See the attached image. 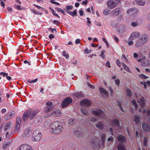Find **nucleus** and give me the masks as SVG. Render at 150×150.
I'll return each instance as SVG.
<instances>
[{
	"label": "nucleus",
	"mask_w": 150,
	"mask_h": 150,
	"mask_svg": "<svg viewBox=\"0 0 150 150\" xmlns=\"http://www.w3.org/2000/svg\"><path fill=\"white\" fill-rule=\"evenodd\" d=\"M60 124L61 123L59 121L52 122L50 125L51 132L55 134H60L62 131V127Z\"/></svg>",
	"instance_id": "1"
},
{
	"label": "nucleus",
	"mask_w": 150,
	"mask_h": 150,
	"mask_svg": "<svg viewBox=\"0 0 150 150\" xmlns=\"http://www.w3.org/2000/svg\"><path fill=\"white\" fill-rule=\"evenodd\" d=\"M149 39L148 36L146 34L142 35L136 41L135 46L138 47L146 43Z\"/></svg>",
	"instance_id": "2"
},
{
	"label": "nucleus",
	"mask_w": 150,
	"mask_h": 150,
	"mask_svg": "<svg viewBox=\"0 0 150 150\" xmlns=\"http://www.w3.org/2000/svg\"><path fill=\"white\" fill-rule=\"evenodd\" d=\"M120 1L121 0H109L107 2V5L108 8L112 9L116 7Z\"/></svg>",
	"instance_id": "3"
},
{
	"label": "nucleus",
	"mask_w": 150,
	"mask_h": 150,
	"mask_svg": "<svg viewBox=\"0 0 150 150\" xmlns=\"http://www.w3.org/2000/svg\"><path fill=\"white\" fill-rule=\"evenodd\" d=\"M42 137L41 133L37 130H35L33 133L32 139L34 142H38L40 140Z\"/></svg>",
	"instance_id": "4"
},
{
	"label": "nucleus",
	"mask_w": 150,
	"mask_h": 150,
	"mask_svg": "<svg viewBox=\"0 0 150 150\" xmlns=\"http://www.w3.org/2000/svg\"><path fill=\"white\" fill-rule=\"evenodd\" d=\"M100 141L95 136L91 140V146L94 149H98L99 147Z\"/></svg>",
	"instance_id": "5"
},
{
	"label": "nucleus",
	"mask_w": 150,
	"mask_h": 150,
	"mask_svg": "<svg viewBox=\"0 0 150 150\" xmlns=\"http://www.w3.org/2000/svg\"><path fill=\"white\" fill-rule=\"evenodd\" d=\"M138 62H141V66L150 65V60L146 58V57L143 56L142 57L138 59Z\"/></svg>",
	"instance_id": "6"
},
{
	"label": "nucleus",
	"mask_w": 150,
	"mask_h": 150,
	"mask_svg": "<svg viewBox=\"0 0 150 150\" xmlns=\"http://www.w3.org/2000/svg\"><path fill=\"white\" fill-rule=\"evenodd\" d=\"M72 101V100L71 97H67L63 100L62 103V107L64 108L68 106Z\"/></svg>",
	"instance_id": "7"
},
{
	"label": "nucleus",
	"mask_w": 150,
	"mask_h": 150,
	"mask_svg": "<svg viewBox=\"0 0 150 150\" xmlns=\"http://www.w3.org/2000/svg\"><path fill=\"white\" fill-rule=\"evenodd\" d=\"M92 113L96 116L100 115L101 118H104L105 115L103 111L100 109H96L95 110H93Z\"/></svg>",
	"instance_id": "8"
},
{
	"label": "nucleus",
	"mask_w": 150,
	"mask_h": 150,
	"mask_svg": "<svg viewBox=\"0 0 150 150\" xmlns=\"http://www.w3.org/2000/svg\"><path fill=\"white\" fill-rule=\"evenodd\" d=\"M140 33L138 32H134L131 33L128 39V40H132L137 39L140 36Z\"/></svg>",
	"instance_id": "9"
},
{
	"label": "nucleus",
	"mask_w": 150,
	"mask_h": 150,
	"mask_svg": "<svg viewBox=\"0 0 150 150\" xmlns=\"http://www.w3.org/2000/svg\"><path fill=\"white\" fill-rule=\"evenodd\" d=\"M121 13V9L119 7H117L112 10L111 12L112 15L114 17L117 16Z\"/></svg>",
	"instance_id": "10"
},
{
	"label": "nucleus",
	"mask_w": 150,
	"mask_h": 150,
	"mask_svg": "<svg viewBox=\"0 0 150 150\" xmlns=\"http://www.w3.org/2000/svg\"><path fill=\"white\" fill-rule=\"evenodd\" d=\"M99 91L101 95L103 97H107L109 96L108 92L103 88L100 87L99 88Z\"/></svg>",
	"instance_id": "11"
},
{
	"label": "nucleus",
	"mask_w": 150,
	"mask_h": 150,
	"mask_svg": "<svg viewBox=\"0 0 150 150\" xmlns=\"http://www.w3.org/2000/svg\"><path fill=\"white\" fill-rule=\"evenodd\" d=\"M83 131L81 128L78 127L76 129V131H75L74 132L76 136L78 138L81 137L83 135Z\"/></svg>",
	"instance_id": "12"
},
{
	"label": "nucleus",
	"mask_w": 150,
	"mask_h": 150,
	"mask_svg": "<svg viewBox=\"0 0 150 150\" xmlns=\"http://www.w3.org/2000/svg\"><path fill=\"white\" fill-rule=\"evenodd\" d=\"M142 127L144 131L150 132V125L148 123L146 122L143 123Z\"/></svg>",
	"instance_id": "13"
},
{
	"label": "nucleus",
	"mask_w": 150,
	"mask_h": 150,
	"mask_svg": "<svg viewBox=\"0 0 150 150\" xmlns=\"http://www.w3.org/2000/svg\"><path fill=\"white\" fill-rule=\"evenodd\" d=\"M117 140L119 142L124 143L126 142V138L125 136L121 134L119 135L117 137Z\"/></svg>",
	"instance_id": "14"
},
{
	"label": "nucleus",
	"mask_w": 150,
	"mask_h": 150,
	"mask_svg": "<svg viewBox=\"0 0 150 150\" xmlns=\"http://www.w3.org/2000/svg\"><path fill=\"white\" fill-rule=\"evenodd\" d=\"M15 112L13 111L9 112L8 114L4 116V119L5 120H7L14 116Z\"/></svg>",
	"instance_id": "15"
},
{
	"label": "nucleus",
	"mask_w": 150,
	"mask_h": 150,
	"mask_svg": "<svg viewBox=\"0 0 150 150\" xmlns=\"http://www.w3.org/2000/svg\"><path fill=\"white\" fill-rule=\"evenodd\" d=\"M46 105L47 106L46 108V110H45V112L47 113L50 111L52 109L53 107L51 102H47L46 103Z\"/></svg>",
	"instance_id": "16"
},
{
	"label": "nucleus",
	"mask_w": 150,
	"mask_h": 150,
	"mask_svg": "<svg viewBox=\"0 0 150 150\" xmlns=\"http://www.w3.org/2000/svg\"><path fill=\"white\" fill-rule=\"evenodd\" d=\"M91 104V101L87 99L82 100L80 103V104H83L84 105L87 106H90Z\"/></svg>",
	"instance_id": "17"
},
{
	"label": "nucleus",
	"mask_w": 150,
	"mask_h": 150,
	"mask_svg": "<svg viewBox=\"0 0 150 150\" xmlns=\"http://www.w3.org/2000/svg\"><path fill=\"white\" fill-rule=\"evenodd\" d=\"M31 113V112L30 111H27L24 113L23 116V120L24 121L27 120L30 115Z\"/></svg>",
	"instance_id": "18"
},
{
	"label": "nucleus",
	"mask_w": 150,
	"mask_h": 150,
	"mask_svg": "<svg viewBox=\"0 0 150 150\" xmlns=\"http://www.w3.org/2000/svg\"><path fill=\"white\" fill-rule=\"evenodd\" d=\"M112 126H115L119 127L120 126V121L117 118L111 121Z\"/></svg>",
	"instance_id": "19"
},
{
	"label": "nucleus",
	"mask_w": 150,
	"mask_h": 150,
	"mask_svg": "<svg viewBox=\"0 0 150 150\" xmlns=\"http://www.w3.org/2000/svg\"><path fill=\"white\" fill-rule=\"evenodd\" d=\"M137 103H140L141 106L143 108L145 106V100L143 97H141L140 100H137Z\"/></svg>",
	"instance_id": "20"
},
{
	"label": "nucleus",
	"mask_w": 150,
	"mask_h": 150,
	"mask_svg": "<svg viewBox=\"0 0 150 150\" xmlns=\"http://www.w3.org/2000/svg\"><path fill=\"white\" fill-rule=\"evenodd\" d=\"M96 126L99 129H102L104 128V125L100 121L97 122Z\"/></svg>",
	"instance_id": "21"
},
{
	"label": "nucleus",
	"mask_w": 150,
	"mask_h": 150,
	"mask_svg": "<svg viewBox=\"0 0 150 150\" xmlns=\"http://www.w3.org/2000/svg\"><path fill=\"white\" fill-rule=\"evenodd\" d=\"M140 116L138 114H136L135 115L134 118V121L137 124H139L140 122Z\"/></svg>",
	"instance_id": "22"
},
{
	"label": "nucleus",
	"mask_w": 150,
	"mask_h": 150,
	"mask_svg": "<svg viewBox=\"0 0 150 150\" xmlns=\"http://www.w3.org/2000/svg\"><path fill=\"white\" fill-rule=\"evenodd\" d=\"M137 4L141 6H144L145 4V1L144 0H135Z\"/></svg>",
	"instance_id": "23"
},
{
	"label": "nucleus",
	"mask_w": 150,
	"mask_h": 150,
	"mask_svg": "<svg viewBox=\"0 0 150 150\" xmlns=\"http://www.w3.org/2000/svg\"><path fill=\"white\" fill-rule=\"evenodd\" d=\"M117 149L118 150H126L125 145L124 144L120 143L117 146Z\"/></svg>",
	"instance_id": "24"
},
{
	"label": "nucleus",
	"mask_w": 150,
	"mask_h": 150,
	"mask_svg": "<svg viewBox=\"0 0 150 150\" xmlns=\"http://www.w3.org/2000/svg\"><path fill=\"white\" fill-rule=\"evenodd\" d=\"M11 122H7L4 127V129L5 131H7L8 129H10L11 128Z\"/></svg>",
	"instance_id": "25"
},
{
	"label": "nucleus",
	"mask_w": 150,
	"mask_h": 150,
	"mask_svg": "<svg viewBox=\"0 0 150 150\" xmlns=\"http://www.w3.org/2000/svg\"><path fill=\"white\" fill-rule=\"evenodd\" d=\"M127 57H126V56L124 54H122V59H123V61L125 62L126 64H129L130 62L129 61L128 59L127 58V57H128V56H127Z\"/></svg>",
	"instance_id": "26"
},
{
	"label": "nucleus",
	"mask_w": 150,
	"mask_h": 150,
	"mask_svg": "<svg viewBox=\"0 0 150 150\" xmlns=\"http://www.w3.org/2000/svg\"><path fill=\"white\" fill-rule=\"evenodd\" d=\"M81 112L83 114L85 115H88L89 114V110L85 108L81 109Z\"/></svg>",
	"instance_id": "27"
},
{
	"label": "nucleus",
	"mask_w": 150,
	"mask_h": 150,
	"mask_svg": "<svg viewBox=\"0 0 150 150\" xmlns=\"http://www.w3.org/2000/svg\"><path fill=\"white\" fill-rule=\"evenodd\" d=\"M106 135L105 133H103L101 136V139L102 144L103 145L106 139Z\"/></svg>",
	"instance_id": "28"
},
{
	"label": "nucleus",
	"mask_w": 150,
	"mask_h": 150,
	"mask_svg": "<svg viewBox=\"0 0 150 150\" xmlns=\"http://www.w3.org/2000/svg\"><path fill=\"white\" fill-rule=\"evenodd\" d=\"M61 112L58 110H56L52 112V115H54L56 117H58L61 115Z\"/></svg>",
	"instance_id": "29"
},
{
	"label": "nucleus",
	"mask_w": 150,
	"mask_h": 150,
	"mask_svg": "<svg viewBox=\"0 0 150 150\" xmlns=\"http://www.w3.org/2000/svg\"><path fill=\"white\" fill-rule=\"evenodd\" d=\"M62 55L65 57L66 59H68L69 57V54L65 50H64L62 53Z\"/></svg>",
	"instance_id": "30"
},
{
	"label": "nucleus",
	"mask_w": 150,
	"mask_h": 150,
	"mask_svg": "<svg viewBox=\"0 0 150 150\" xmlns=\"http://www.w3.org/2000/svg\"><path fill=\"white\" fill-rule=\"evenodd\" d=\"M126 93L128 96L130 97L131 96L132 91L130 89L127 88L126 90Z\"/></svg>",
	"instance_id": "31"
},
{
	"label": "nucleus",
	"mask_w": 150,
	"mask_h": 150,
	"mask_svg": "<svg viewBox=\"0 0 150 150\" xmlns=\"http://www.w3.org/2000/svg\"><path fill=\"white\" fill-rule=\"evenodd\" d=\"M38 112L36 110H34L32 113L31 115L30 116V119H33L37 115Z\"/></svg>",
	"instance_id": "32"
},
{
	"label": "nucleus",
	"mask_w": 150,
	"mask_h": 150,
	"mask_svg": "<svg viewBox=\"0 0 150 150\" xmlns=\"http://www.w3.org/2000/svg\"><path fill=\"white\" fill-rule=\"evenodd\" d=\"M131 14H137L138 13V9L135 8H132Z\"/></svg>",
	"instance_id": "33"
},
{
	"label": "nucleus",
	"mask_w": 150,
	"mask_h": 150,
	"mask_svg": "<svg viewBox=\"0 0 150 150\" xmlns=\"http://www.w3.org/2000/svg\"><path fill=\"white\" fill-rule=\"evenodd\" d=\"M131 103L134 106L135 109L137 110L138 108V106L136 102V101L134 100H132Z\"/></svg>",
	"instance_id": "34"
},
{
	"label": "nucleus",
	"mask_w": 150,
	"mask_h": 150,
	"mask_svg": "<svg viewBox=\"0 0 150 150\" xmlns=\"http://www.w3.org/2000/svg\"><path fill=\"white\" fill-rule=\"evenodd\" d=\"M10 144L9 142H5L4 143L2 147L3 149H6L10 145Z\"/></svg>",
	"instance_id": "35"
},
{
	"label": "nucleus",
	"mask_w": 150,
	"mask_h": 150,
	"mask_svg": "<svg viewBox=\"0 0 150 150\" xmlns=\"http://www.w3.org/2000/svg\"><path fill=\"white\" fill-rule=\"evenodd\" d=\"M38 80L37 79H36L32 80H30V79H29L27 81V82L29 83H32L36 82L38 81Z\"/></svg>",
	"instance_id": "36"
},
{
	"label": "nucleus",
	"mask_w": 150,
	"mask_h": 150,
	"mask_svg": "<svg viewBox=\"0 0 150 150\" xmlns=\"http://www.w3.org/2000/svg\"><path fill=\"white\" fill-rule=\"evenodd\" d=\"M23 146L27 148L24 150H32V149L31 146L28 145L24 144Z\"/></svg>",
	"instance_id": "37"
},
{
	"label": "nucleus",
	"mask_w": 150,
	"mask_h": 150,
	"mask_svg": "<svg viewBox=\"0 0 150 150\" xmlns=\"http://www.w3.org/2000/svg\"><path fill=\"white\" fill-rule=\"evenodd\" d=\"M23 62L24 64H27V65H32V62L30 61H27V60H25Z\"/></svg>",
	"instance_id": "38"
},
{
	"label": "nucleus",
	"mask_w": 150,
	"mask_h": 150,
	"mask_svg": "<svg viewBox=\"0 0 150 150\" xmlns=\"http://www.w3.org/2000/svg\"><path fill=\"white\" fill-rule=\"evenodd\" d=\"M24 144H22L18 148L17 150H24L27 148L25 146H24Z\"/></svg>",
	"instance_id": "39"
},
{
	"label": "nucleus",
	"mask_w": 150,
	"mask_h": 150,
	"mask_svg": "<svg viewBox=\"0 0 150 150\" xmlns=\"http://www.w3.org/2000/svg\"><path fill=\"white\" fill-rule=\"evenodd\" d=\"M74 119L72 118L69 120L68 124L69 125H71L74 124Z\"/></svg>",
	"instance_id": "40"
},
{
	"label": "nucleus",
	"mask_w": 150,
	"mask_h": 150,
	"mask_svg": "<svg viewBox=\"0 0 150 150\" xmlns=\"http://www.w3.org/2000/svg\"><path fill=\"white\" fill-rule=\"evenodd\" d=\"M147 138L146 137H145L144 138L143 144L144 146H146L147 145Z\"/></svg>",
	"instance_id": "41"
},
{
	"label": "nucleus",
	"mask_w": 150,
	"mask_h": 150,
	"mask_svg": "<svg viewBox=\"0 0 150 150\" xmlns=\"http://www.w3.org/2000/svg\"><path fill=\"white\" fill-rule=\"evenodd\" d=\"M51 10L52 12V14L54 15L55 16H57V17H58L59 18H60V17L56 13L55 11L54 10V9H51Z\"/></svg>",
	"instance_id": "42"
},
{
	"label": "nucleus",
	"mask_w": 150,
	"mask_h": 150,
	"mask_svg": "<svg viewBox=\"0 0 150 150\" xmlns=\"http://www.w3.org/2000/svg\"><path fill=\"white\" fill-rule=\"evenodd\" d=\"M103 14L105 15H108L109 14V11L108 8L105 9L103 12Z\"/></svg>",
	"instance_id": "43"
},
{
	"label": "nucleus",
	"mask_w": 150,
	"mask_h": 150,
	"mask_svg": "<svg viewBox=\"0 0 150 150\" xmlns=\"http://www.w3.org/2000/svg\"><path fill=\"white\" fill-rule=\"evenodd\" d=\"M131 25L134 27H135L139 25V23L137 22H132L131 23Z\"/></svg>",
	"instance_id": "44"
},
{
	"label": "nucleus",
	"mask_w": 150,
	"mask_h": 150,
	"mask_svg": "<svg viewBox=\"0 0 150 150\" xmlns=\"http://www.w3.org/2000/svg\"><path fill=\"white\" fill-rule=\"evenodd\" d=\"M21 119L20 117H18L16 119V124H20L21 123Z\"/></svg>",
	"instance_id": "45"
},
{
	"label": "nucleus",
	"mask_w": 150,
	"mask_h": 150,
	"mask_svg": "<svg viewBox=\"0 0 150 150\" xmlns=\"http://www.w3.org/2000/svg\"><path fill=\"white\" fill-rule=\"evenodd\" d=\"M139 76L142 79H146L148 78V76L143 74H141L139 75Z\"/></svg>",
	"instance_id": "46"
},
{
	"label": "nucleus",
	"mask_w": 150,
	"mask_h": 150,
	"mask_svg": "<svg viewBox=\"0 0 150 150\" xmlns=\"http://www.w3.org/2000/svg\"><path fill=\"white\" fill-rule=\"evenodd\" d=\"M89 120L90 121L92 122H96L97 121V119L95 117H93L90 119Z\"/></svg>",
	"instance_id": "47"
},
{
	"label": "nucleus",
	"mask_w": 150,
	"mask_h": 150,
	"mask_svg": "<svg viewBox=\"0 0 150 150\" xmlns=\"http://www.w3.org/2000/svg\"><path fill=\"white\" fill-rule=\"evenodd\" d=\"M115 83L117 87H119L120 85V81L119 79H117L115 80Z\"/></svg>",
	"instance_id": "48"
},
{
	"label": "nucleus",
	"mask_w": 150,
	"mask_h": 150,
	"mask_svg": "<svg viewBox=\"0 0 150 150\" xmlns=\"http://www.w3.org/2000/svg\"><path fill=\"white\" fill-rule=\"evenodd\" d=\"M77 11L76 10H75L73 12H72V15L71 16L72 17H74L77 16Z\"/></svg>",
	"instance_id": "49"
},
{
	"label": "nucleus",
	"mask_w": 150,
	"mask_h": 150,
	"mask_svg": "<svg viewBox=\"0 0 150 150\" xmlns=\"http://www.w3.org/2000/svg\"><path fill=\"white\" fill-rule=\"evenodd\" d=\"M20 125L18 124H16V125L15 129V130L17 132L18 131L20 128Z\"/></svg>",
	"instance_id": "50"
},
{
	"label": "nucleus",
	"mask_w": 150,
	"mask_h": 150,
	"mask_svg": "<svg viewBox=\"0 0 150 150\" xmlns=\"http://www.w3.org/2000/svg\"><path fill=\"white\" fill-rule=\"evenodd\" d=\"M50 2L52 4H55L59 6L60 5V4L58 2L55 1L53 0H51L50 1Z\"/></svg>",
	"instance_id": "51"
},
{
	"label": "nucleus",
	"mask_w": 150,
	"mask_h": 150,
	"mask_svg": "<svg viewBox=\"0 0 150 150\" xmlns=\"http://www.w3.org/2000/svg\"><path fill=\"white\" fill-rule=\"evenodd\" d=\"M14 7L16 9L20 10H21L22 8H21V6L18 4H15L14 6Z\"/></svg>",
	"instance_id": "52"
},
{
	"label": "nucleus",
	"mask_w": 150,
	"mask_h": 150,
	"mask_svg": "<svg viewBox=\"0 0 150 150\" xmlns=\"http://www.w3.org/2000/svg\"><path fill=\"white\" fill-rule=\"evenodd\" d=\"M73 8V6L72 5L68 6H66V8L65 9H67V10H69L72 9Z\"/></svg>",
	"instance_id": "53"
},
{
	"label": "nucleus",
	"mask_w": 150,
	"mask_h": 150,
	"mask_svg": "<svg viewBox=\"0 0 150 150\" xmlns=\"http://www.w3.org/2000/svg\"><path fill=\"white\" fill-rule=\"evenodd\" d=\"M108 142L110 141L112 143L113 141V138L111 136L110 137H109L107 139Z\"/></svg>",
	"instance_id": "54"
},
{
	"label": "nucleus",
	"mask_w": 150,
	"mask_h": 150,
	"mask_svg": "<svg viewBox=\"0 0 150 150\" xmlns=\"http://www.w3.org/2000/svg\"><path fill=\"white\" fill-rule=\"evenodd\" d=\"M109 91L110 93V94L111 96H112L113 95V90L112 89L111 87H110L109 88Z\"/></svg>",
	"instance_id": "55"
},
{
	"label": "nucleus",
	"mask_w": 150,
	"mask_h": 150,
	"mask_svg": "<svg viewBox=\"0 0 150 150\" xmlns=\"http://www.w3.org/2000/svg\"><path fill=\"white\" fill-rule=\"evenodd\" d=\"M76 96L78 98L83 97V95L81 93H79L76 94Z\"/></svg>",
	"instance_id": "56"
},
{
	"label": "nucleus",
	"mask_w": 150,
	"mask_h": 150,
	"mask_svg": "<svg viewBox=\"0 0 150 150\" xmlns=\"http://www.w3.org/2000/svg\"><path fill=\"white\" fill-rule=\"evenodd\" d=\"M87 86H89V87H90V88H91L94 89L95 88V87L94 86L90 84L89 83L87 82Z\"/></svg>",
	"instance_id": "57"
},
{
	"label": "nucleus",
	"mask_w": 150,
	"mask_h": 150,
	"mask_svg": "<svg viewBox=\"0 0 150 150\" xmlns=\"http://www.w3.org/2000/svg\"><path fill=\"white\" fill-rule=\"evenodd\" d=\"M0 75H2L3 77H4L8 75V74L5 72H2L0 73Z\"/></svg>",
	"instance_id": "58"
},
{
	"label": "nucleus",
	"mask_w": 150,
	"mask_h": 150,
	"mask_svg": "<svg viewBox=\"0 0 150 150\" xmlns=\"http://www.w3.org/2000/svg\"><path fill=\"white\" fill-rule=\"evenodd\" d=\"M64 10L66 11V12L67 13H68L69 14L71 15H72V12H71L70 11H69V10H67V9H66L65 8H64Z\"/></svg>",
	"instance_id": "59"
},
{
	"label": "nucleus",
	"mask_w": 150,
	"mask_h": 150,
	"mask_svg": "<svg viewBox=\"0 0 150 150\" xmlns=\"http://www.w3.org/2000/svg\"><path fill=\"white\" fill-rule=\"evenodd\" d=\"M31 11H32V12L33 13H35L36 14H37V15H39L40 14V13L39 12H38V11H36L35 10H34V9H32L31 10Z\"/></svg>",
	"instance_id": "60"
},
{
	"label": "nucleus",
	"mask_w": 150,
	"mask_h": 150,
	"mask_svg": "<svg viewBox=\"0 0 150 150\" xmlns=\"http://www.w3.org/2000/svg\"><path fill=\"white\" fill-rule=\"evenodd\" d=\"M121 101H120L119 102V103H118V106H119L121 111H122V112H124L123 110V108H122V107L121 106Z\"/></svg>",
	"instance_id": "61"
},
{
	"label": "nucleus",
	"mask_w": 150,
	"mask_h": 150,
	"mask_svg": "<svg viewBox=\"0 0 150 150\" xmlns=\"http://www.w3.org/2000/svg\"><path fill=\"white\" fill-rule=\"evenodd\" d=\"M124 68L128 72H130V71L128 66H123Z\"/></svg>",
	"instance_id": "62"
},
{
	"label": "nucleus",
	"mask_w": 150,
	"mask_h": 150,
	"mask_svg": "<svg viewBox=\"0 0 150 150\" xmlns=\"http://www.w3.org/2000/svg\"><path fill=\"white\" fill-rule=\"evenodd\" d=\"M55 9L58 12H61L63 9L59 8L58 7H56L55 8Z\"/></svg>",
	"instance_id": "63"
},
{
	"label": "nucleus",
	"mask_w": 150,
	"mask_h": 150,
	"mask_svg": "<svg viewBox=\"0 0 150 150\" xmlns=\"http://www.w3.org/2000/svg\"><path fill=\"white\" fill-rule=\"evenodd\" d=\"M6 112V110L5 108H3L1 110V113L2 114H4Z\"/></svg>",
	"instance_id": "64"
}]
</instances>
